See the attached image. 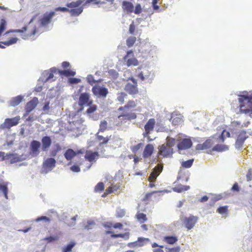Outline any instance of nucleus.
Here are the masks:
<instances>
[{
	"label": "nucleus",
	"mask_w": 252,
	"mask_h": 252,
	"mask_svg": "<svg viewBox=\"0 0 252 252\" xmlns=\"http://www.w3.org/2000/svg\"><path fill=\"white\" fill-rule=\"evenodd\" d=\"M136 106V103L133 101H129L128 103L125 105L126 108H133L134 107Z\"/></svg>",
	"instance_id": "nucleus-58"
},
{
	"label": "nucleus",
	"mask_w": 252,
	"mask_h": 252,
	"mask_svg": "<svg viewBox=\"0 0 252 252\" xmlns=\"http://www.w3.org/2000/svg\"><path fill=\"white\" fill-rule=\"evenodd\" d=\"M151 74V72L148 69H144L138 74V77L140 78L142 81L148 79Z\"/></svg>",
	"instance_id": "nucleus-32"
},
{
	"label": "nucleus",
	"mask_w": 252,
	"mask_h": 252,
	"mask_svg": "<svg viewBox=\"0 0 252 252\" xmlns=\"http://www.w3.org/2000/svg\"><path fill=\"white\" fill-rule=\"evenodd\" d=\"M110 130L106 118L100 121L99 124V131L104 132Z\"/></svg>",
	"instance_id": "nucleus-28"
},
{
	"label": "nucleus",
	"mask_w": 252,
	"mask_h": 252,
	"mask_svg": "<svg viewBox=\"0 0 252 252\" xmlns=\"http://www.w3.org/2000/svg\"><path fill=\"white\" fill-rule=\"evenodd\" d=\"M70 170L74 172H79L80 171V167L77 165H73L70 167Z\"/></svg>",
	"instance_id": "nucleus-55"
},
{
	"label": "nucleus",
	"mask_w": 252,
	"mask_h": 252,
	"mask_svg": "<svg viewBox=\"0 0 252 252\" xmlns=\"http://www.w3.org/2000/svg\"><path fill=\"white\" fill-rule=\"evenodd\" d=\"M155 124L154 119H150L145 126V129L147 134L152 131Z\"/></svg>",
	"instance_id": "nucleus-27"
},
{
	"label": "nucleus",
	"mask_w": 252,
	"mask_h": 252,
	"mask_svg": "<svg viewBox=\"0 0 252 252\" xmlns=\"http://www.w3.org/2000/svg\"><path fill=\"white\" fill-rule=\"evenodd\" d=\"M163 241L169 244H174L176 243L178 239L175 236H165L164 237Z\"/></svg>",
	"instance_id": "nucleus-33"
},
{
	"label": "nucleus",
	"mask_w": 252,
	"mask_h": 252,
	"mask_svg": "<svg viewBox=\"0 0 252 252\" xmlns=\"http://www.w3.org/2000/svg\"><path fill=\"white\" fill-rule=\"evenodd\" d=\"M175 144V140L174 138L167 137L165 145L172 148Z\"/></svg>",
	"instance_id": "nucleus-39"
},
{
	"label": "nucleus",
	"mask_w": 252,
	"mask_h": 252,
	"mask_svg": "<svg viewBox=\"0 0 252 252\" xmlns=\"http://www.w3.org/2000/svg\"><path fill=\"white\" fill-rule=\"evenodd\" d=\"M136 41V37L130 36L126 40V44L128 47H131Z\"/></svg>",
	"instance_id": "nucleus-43"
},
{
	"label": "nucleus",
	"mask_w": 252,
	"mask_h": 252,
	"mask_svg": "<svg viewBox=\"0 0 252 252\" xmlns=\"http://www.w3.org/2000/svg\"><path fill=\"white\" fill-rule=\"evenodd\" d=\"M197 220L198 218L193 216L185 218L184 221L185 227L189 230L191 229L194 227Z\"/></svg>",
	"instance_id": "nucleus-14"
},
{
	"label": "nucleus",
	"mask_w": 252,
	"mask_h": 252,
	"mask_svg": "<svg viewBox=\"0 0 252 252\" xmlns=\"http://www.w3.org/2000/svg\"><path fill=\"white\" fill-rule=\"evenodd\" d=\"M92 92L97 97L102 98H105L109 93L106 88L97 85L93 87Z\"/></svg>",
	"instance_id": "nucleus-4"
},
{
	"label": "nucleus",
	"mask_w": 252,
	"mask_h": 252,
	"mask_svg": "<svg viewBox=\"0 0 252 252\" xmlns=\"http://www.w3.org/2000/svg\"><path fill=\"white\" fill-rule=\"evenodd\" d=\"M56 162V160L54 158H47L43 164L42 172L46 174L51 171L55 167Z\"/></svg>",
	"instance_id": "nucleus-5"
},
{
	"label": "nucleus",
	"mask_w": 252,
	"mask_h": 252,
	"mask_svg": "<svg viewBox=\"0 0 252 252\" xmlns=\"http://www.w3.org/2000/svg\"><path fill=\"white\" fill-rule=\"evenodd\" d=\"M41 221H44L45 222H47L48 223H49L50 222V220L49 218L46 216H41L40 217H38L35 219L34 220H32V221H35V222H39Z\"/></svg>",
	"instance_id": "nucleus-41"
},
{
	"label": "nucleus",
	"mask_w": 252,
	"mask_h": 252,
	"mask_svg": "<svg viewBox=\"0 0 252 252\" xmlns=\"http://www.w3.org/2000/svg\"><path fill=\"white\" fill-rule=\"evenodd\" d=\"M231 190L233 191H239V188L237 183H235L231 188Z\"/></svg>",
	"instance_id": "nucleus-64"
},
{
	"label": "nucleus",
	"mask_w": 252,
	"mask_h": 252,
	"mask_svg": "<svg viewBox=\"0 0 252 252\" xmlns=\"http://www.w3.org/2000/svg\"><path fill=\"white\" fill-rule=\"evenodd\" d=\"M75 243L74 242H71L67 245L63 247L62 248L63 252H70L72 251V248L74 247Z\"/></svg>",
	"instance_id": "nucleus-36"
},
{
	"label": "nucleus",
	"mask_w": 252,
	"mask_h": 252,
	"mask_svg": "<svg viewBox=\"0 0 252 252\" xmlns=\"http://www.w3.org/2000/svg\"><path fill=\"white\" fill-rule=\"evenodd\" d=\"M58 236H51L49 237H46L44 239L48 241V242H52L54 241L57 240L58 239Z\"/></svg>",
	"instance_id": "nucleus-57"
},
{
	"label": "nucleus",
	"mask_w": 252,
	"mask_h": 252,
	"mask_svg": "<svg viewBox=\"0 0 252 252\" xmlns=\"http://www.w3.org/2000/svg\"><path fill=\"white\" fill-rule=\"evenodd\" d=\"M192 146V142L189 139H184L181 140L177 145L178 148L180 151L181 154V151L189 149Z\"/></svg>",
	"instance_id": "nucleus-15"
},
{
	"label": "nucleus",
	"mask_w": 252,
	"mask_h": 252,
	"mask_svg": "<svg viewBox=\"0 0 252 252\" xmlns=\"http://www.w3.org/2000/svg\"><path fill=\"white\" fill-rule=\"evenodd\" d=\"M76 155V152L71 149H68L65 152L64 156L67 160L69 161L68 165H70L71 164L72 159L75 157Z\"/></svg>",
	"instance_id": "nucleus-20"
},
{
	"label": "nucleus",
	"mask_w": 252,
	"mask_h": 252,
	"mask_svg": "<svg viewBox=\"0 0 252 252\" xmlns=\"http://www.w3.org/2000/svg\"><path fill=\"white\" fill-rule=\"evenodd\" d=\"M28 27L27 26H25L21 30H13V32H19V33H23V32L26 31L27 30Z\"/></svg>",
	"instance_id": "nucleus-62"
},
{
	"label": "nucleus",
	"mask_w": 252,
	"mask_h": 252,
	"mask_svg": "<svg viewBox=\"0 0 252 252\" xmlns=\"http://www.w3.org/2000/svg\"><path fill=\"white\" fill-rule=\"evenodd\" d=\"M158 154L163 157H170L173 154V149L163 144L159 147Z\"/></svg>",
	"instance_id": "nucleus-12"
},
{
	"label": "nucleus",
	"mask_w": 252,
	"mask_h": 252,
	"mask_svg": "<svg viewBox=\"0 0 252 252\" xmlns=\"http://www.w3.org/2000/svg\"><path fill=\"white\" fill-rule=\"evenodd\" d=\"M123 8L125 10L129 12H132L134 9L133 4L130 2L126 1L123 2Z\"/></svg>",
	"instance_id": "nucleus-30"
},
{
	"label": "nucleus",
	"mask_w": 252,
	"mask_h": 252,
	"mask_svg": "<svg viewBox=\"0 0 252 252\" xmlns=\"http://www.w3.org/2000/svg\"><path fill=\"white\" fill-rule=\"evenodd\" d=\"M56 71V68H51L50 71H45L43 73L42 76L39 81L41 80L42 82H46L48 81L52 82L54 81L55 79H54L53 73H55Z\"/></svg>",
	"instance_id": "nucleus-10"
},
{
	"label": "nucleus",
	"mask_w": 252,
	"mask_h": 252,
	"mask_svg": "<svg viewBox=\"0 0 252 252\" xmlns=\"http://www.w3.org/2000/svg\"><path fill=\"white\" fill-rule=\"evenodd\" d=\"M98 156V153L96 152L87 151L85 157L87 160L91 162L94 160Z\"/></svg>",
	"instance_id": "nucleus-26"
},
{
	"label": "nucleus",
	"mask_w": 252,
	"mask_h": 252,
	"mask_svg": "<svg viewBox=\"0 0 252 252\" xmlns=\"http://www.w3.org/2000/svg\"><path fill=\"white\" fill-rule=\"evenodd\" d=\"M162 170V166L161 165H158L156 166L153 171L151 173L149 178V181L151 182L155 181L158 176L159 175L160 172Z\"/></svg>",
	"instance_id": "nucleus-18"
},
{
	"label": "nucleus",
	"mask_w": 252,
	"mask_h": 252,
	"mask_svg": "<svg viewBox=\"0 0 252 252\" xmlns=\"http://www.w3.org/2000/svg\"><path fill=\"white\" fill-rule=\"evenodd\" d=\"M166 252H180V248L179 247H175L173 248H166Z\"/></svg>",
	"instance_id": "nucleus-56"
},
{
	"label": "nucleus",
	"mask_w": 252,
	"mask_h": 252,
	"mask_svg": "<svg viewBox=\"0 0 252 252\" xmlns=\"http://www.w3.org/2000/svg\"><path fill=\"white\" fill-rule=\"evenodd\" d=\"M135 26L133 24V22H132V23L129 26V33L131 34H133L135 31Z\"/></svg>",
	"instance_id": "nucleus-61"
},
{
	"label": "nucleus",
	"mask_w": 252,
	"mask_h": 252,
	"mask_svg": "<svg viewBox=\"0 0 252 252\" xmlns=\"http://www.w3.org/2000/svg\"><path fill=\"white\" fill-rule=\"evenodd\" d=\"M9 183L4 181L2 179H0V191L3 194L4 197L8 199V189L7 186Z\"/></svg>",
	"instance_id": "nucleus-19"
},
{
	"label": "nucleus",
	"mask_w": 252,
	"mask_h": 252,
	"mask_svg": "<svg viewBox=\"0 0 252 252\" xmlns=\"http://www.w3.org/2000/svg\"><path fill=\"white\" fill-rule=\"evenodd\" d=\"M60 73L61 74L64 75L66 76H74L75 74V72L71 71L70 70H65L63 71H60Z\"/></svg>",
	"instance_id": "nucleus-40"
},
{
	"label": "nucleus",
	"mask_w": 252,
	"mask_h": 252,
	"mask_svg": "<svg viewBox=\"0 0 252 252\" xmlns=\"http://www.w3.org/2000/svg\"><path fill=\"white\" fill-rule=\"evenodd\" d=\"M127 95L125 93H121L118 94L117 100L121 103H123L125 101V98Z\"/></svg>",
	"instance_id": "nucleus-42"
},
{
	"label": "nucleus",
	"mask_w": 252,
	"mask_h": 252,
	"mask_svg": "<svg viewBox=\"0 0 252 252\" xmlns=\"http://www.w3.org/2000/svg\"><path fill=\"white\" fill-rule=\"evenodd\" d=\"M18 40H19V39L17 38H12L11 39H10V40H9L8 41L2 42L1 43L5 45L10 46V45H11L12 44L16 43Z\"/></svg>",
	"instance_id": "nucleus-38"
},
{
	"label": "nucleus",
	"mask_w": 252,
	"mask_h": 252,
	"mask_svg": "<svg viewBox=\"0 0 252 252\" xmlns=\"http://www.w3.org/2000/svg\"><path fill=\"white\" fill-rule=\"evenodd\" d=\"M124 60L126 62V65L128 66H136L138 64V61L133 57V53L132 51L127 52L126 55L124 57Z\"/></svg>",
	"instance_id": "nucleus-11"
},
{
	"label": "nucleus",
	"mask_w": 252,
	"mask_h": 252,
	"mask_svg": "<svg viewBox=\"0 0 252 252\" xmlns=\"http://www.w3.org/2000/svg\"><path fill=\"white\" fill-rule=\"evenodd\" d=\"M42 149L43 151H46L51 146L52 140L50 137L44 136L42 138Z\"/></svg>",
	"instance_id": "nucleus-21"
},
{
	"label": "nucleus",
	"mask_w": 252,
	"mask_h": 252,
	"mask_svg": "<svg viewBox=\"0 0 252 252\" xmlns=\"http://www.w3.org/2000/svg\"><path fill=\"white\" fill-rule=\"evenodd\" d=\"M158 2V0H153L152 2L153 8L155 10H158L159 9V6L157 4Z\"/></svg>",
	"instance_id": "nucleus-63"
},
{
	"label": "nucleus",
	"mask_w": 252,
	"mask_h": 252,
	"mask_svg": "<svg viewBox=\"0 0 252 252\" xmlns=\"http://www.w3.org/2000/svg\"><path fill=\"white\" fill-rule=\"evenodd\" d=\"M83 8L79 7L69 10V12L72 16H77L83 12Z\"/></svg>",
	"instance_id": "nucleus-35"
},
{
	"label": "nucleus",
	"mask_w": 252,
	"mask_h": 252,
	"mask_svg": "<svg viewBox=\"0 0 252 252\" xmlns=\"http://www.w3.org/2000/svg\"><path fill=\"white\" fill-rule=\"evenodd\" d=\"M228 211V207L227 206H222L219 207L217 212L221 215H224L227 213Z\"/></svg>",
	"instance_id": "nucleus-44"
},
{
	"label": "nucleus",
	"mask_w": 252,
	"mask_h": 252,
	"mask_svg": "<svg viewBox=\"0 0 252 252\" xmlns=\"http://www.w3.org/2000/svg\"><path fill=\"white\" fill-rule=\"evenodd\" d=\"M87 80V82L91 85H93L96 82L92 75H88Z\"/></svg>",
	"instance_id": "nucleus-54"
},
{
	"label": "nucleus",
	"mask_w": 252,
	"mask_h": 252,
	"mask_svg": "<svg viewBox=\"0 0 252 252\" xmlns=\"http://www.w3.org/2000/svg\"><path fill=\"white\" fill-rule=\"evenodd\" d=\"M126 118L127 117L126 115L124 116H120L118 117V119H115L114 118H106L108 125L109 126V129H114L117 126H118L121 125L120 121L122 120L121 118Z\"/></svg>",
	"instance_id": "nucleus-8"
},
{
	"label": "nucleus",
	"mask_w": 252,
	"mask_h": 252,
	"mask_svg": "<svg viewBox=\"0 0 252 252\" xmlns=\"http://www.w3.org/2000/svg\"><path fill=\"white\" fill-rule=\"evenodd\" d=\"M89 106V108L86 111V113L88 115H90L91 113H93L96 110L97 106H96V105H95L94 104H92V103Z\"/></svg>",
	"instance_id": "nucleus-45"
},
{
	"label": "nucleus",
	"mask_w": 252,
	"mask_h": 252,
	"mask_svg": "<svg viewBox=\"0 0 252 252\" xmlns=\"http://www.w3.org/2000/svg\"><path fill=\"white\" fill-rule=\"evenodd\" d=\"M24 96L22 95H18L13 97L9 102V106L14 107L19 105L23 100Z\"/></svg>",
	"instance_id": "nucleus-24"
},
{
	"label": "nucleus",
	"mask_w": 252,
	"mask_h": 252,
	"mask_svg": "<svg viewBox=\"0 0 252 252\" xmlns=\"http://www.w3.org/2000/svg\"><path fill=\"white\" fill-rule=\"evenodd\" d=\"M137 220L139 221L140 223H142L147 220L146 215L143 213L138 212L136 215Z\"/></svg>",
	"instance_id": "nucleus-34"
},
{
	"label": "nucleus",
	"mask_w": 252,
	"mask_h": 252,
	"mask_svg": "<svg viewBox=\"0 0 252 252\" xmlns=\"http://www.w3.org/2000/svg\"><path fill=\"white\" fill-rule=\"evenodd\" d=\"M190 189V187L189 186H185L181 184L178 185L176 187H175L173 188V191L177 192H182L184 191H186L189 190Z\"/></svg>",
	"instance_id": "nucleus-31"
},
{
	"label": "nucleus",
	"mask_w": 252,
	"mask_h": 252,
	"mask_svg": "<svg viewBox=\"0 0 252 252\" xmlns=\"http://www.w3.org/2000/svg\"><path fill=\"white\" fill-rule=\"evenodd\" d=\"M134 13L135 14H139L141 12V5L140 4H137L136 6H135V8L134 9Z\"/></svg>",
	"instance_id": "nucleus-59"
},
{
	"label": "nucleus",
	"mask_w": 252,
	"mask_h": 252,
	"mask_svg": "<svg viewBox=\"0 0 252 252\" xmlns=\"http://www.w3.org/2000/svg\"><path fill=\"white\" fill-rule=\"evenodd\" d=\"M170 121H172V123L173 125H176L178 124H180L182 121V118L180 117H175L174 114H172Z\"/></svg>",
	"instance_id": "nucleus-37"
},
{
	"label": "nucleus",
	"mask_w": 252,
	"mask_h": 252,
	"mask_svg": "<svg viewBox=\"0 0 252 252\" xmlns=\"http://www.w3.org/2000/svg\"><path fill=\"white\" fill-rule=\"evenodd\" d=\"M95 225V223L93 221L89 220L87 222V224L84 227L85 229H90L93 228V227Z\"/></svg>",
	"instance_id": "nucleus-52"
},
{
	"label": "nucleus",
	"mask_w": 252,
	"mask_h": 252,
	"mask_svg": "<svg viewBox=\"0 0 252 252\" xmlns=\"http://www.w3.org/2000/svg\"><path fill=\"white\" fill-rule=\"evenodd\" d=\"M6 22L4 19H1L0 25V36L1 33L5 30Z\"/></svg>",
	"instance_id": "nucleus-50"
},
{
	"label": "nucleus",
	"mask_w": 252,
	"mask_h": 252,
	"mask_svg": "<svg viewBox=\"0 0 252 252\" xmlns=\"http://www.w3.org/2000/svg\"><path fill=\"white\" fill-rule=\"evenodd\" d=\"M104 186L103 183L100 182L95 186L94 190L95 191H99L103 190Z\"/></svg>",
	"instance_id": "nucleus-51"
},
{
	"label": "nucleus",
	"mask_w": 252,
	"mask_h": 252,
	"mask_svg": "<svg viewBox=\"0 0 252 252\" xmlns=\"http://www.w3.org/2000/svg\"><path fill=\"white\" fill-rule=\"evenodd\" d=\"M41 144L39 141L33 140L31 142L30 145V149L33 156H36L39 154V148Z\"/></svg>",
	"instance_id": "nucleus-17"
},
{
	"label": "nucleus",
	"mask_w": 252,
	"mask_h": 252,
	"mask_svg": "<svg viewBox=\"0 0 252 252\" xmlns=\"http://www.w3.org/2000/svg\"><path fill=\"white\" fill-rule=\"evenodd\" d=\"M38 103V99L37 97H33L30 102H28L25 106L26 113L24 116L28 115L32 110H33Z\"/></svg>",
	"instance_id": "nucleus-13"
},
{
	"label": "nucleus",
	"mask_w": 252,
	"mask_h": 252,
	"mask_svg": "<svg viewBox=\"0 0 252 252\" xmlns=\"http://www.w3.org/2000/svg\"><path fill=\"white\" fill-rule=\"evenodd\" d=\"M93 101L90 99V95L87 93H82L80 94L78 104L82 107L88 106L92 103Z\"/></svg>",
	"instance_id": "nucleus-9"
},
{
	"label": "nucleus",
	"mask_w": 252,
	"mask_h": 252,
	"mask_svg": "<svg viewBox=\"0 0 252 252\" xmlns=\"http://www.w3.org/2000/svg\"><path fill=\"white\" fill-rule=\"evenodd\" d=\"M244 142V139H241V136H238L235 143L236 147L237 148L241 147Z\"/></svg>",
	"instance_id": "nucleus-48"
},
{
	"label": "nucleus",
	"mask_w": 252,
	"mask_h": 252,
	"mask_svg": "<svg viewBox=\"0 0 252 252\" xmlns=\"http://www.w3.org/2000/svg\"><path fill=\"white\" fill-rule=\"evenodd\" d=\"M82 1L81 0H78L75 2H71L67 5L68 7H78L81 3Z\"/></svg>",
	"instance_id": "nucleus-47"
},
{
	"label": "nucleus",
	"mask_w": 252,
	"mask_h": 252,
	"mask_svg": "<svg viewBox=\"0 0 252 252\" xmlns=\"http://www.w3.org/2000/svg\"><path fill=\"white\" fill-rule=\"evenodd\" d=\"M238 96L241 111L245 113L252 114V94L250 96L245 94Z\"/></svg>",
	"instance_id": "nucleus-2"
},
{
	"label": "nucleus",
	"mask_w": 252,
	"mask_h": 252,
	"mask_svg": "<svg viewBox=\"0 0 252 252\" xmlns=\"http://www.w3.org/2000/svg\"><path fill=\"white\" fill-rule=\"evenodd\" d=\"M110 140V138L108 137H104L98 134V132L95 135L90 138L88 141V145L89 147H92L93 144H91L92 142H97L98 145L101 146L103 144L107 143Z\"/></svg>",
	"instance_id": "nucleus-3"
},
{
	"label": "nucleus",
	"mask_w": 252,
	"mask_h": 252,
	"mask_svg": "<svg viewBox=\"0 0 252 252\" xmlns=\"http://www.w3.org/2000/svg\"><path fill=\"white\" fill-rule=\"evenodd\" d=\"M225 136H227L228 137H230V133L225 130H223L221 135L220 136V138L222 142L224 141V138Z\"/></svg>",
	"instance_id": "nucleus-53"
},
{
	"label": "nucleus",
	"mask_w": 252,
	"mask_h": 252,
	"mask_svg": "<svg viewBox=\"0 0 252 252\" xmlns=\"http://www.w3.org/2000/svg\"><path fill=\"white\" fill-rule=\"evenodd\" d=\"M55 15V12L53 11L45 13L43 17L39 19L38 21V27L37 28L35 26L30 34H23L22 35V38L24 39H28L32 35L40 34L44 31L47 30L48 29V26L51 23Z\"/></svg>",
	"instance_id": "nucleus-1"
},
{
	"label": "nucleus",
	"mask_w": 252,
	"mask_h": 252,
	"mask_svg": "<svg viewBox=\"0 0 252 252\" xmlns=\"http://www.w3.org/2000/svg\"><path fill=\"white\" fill-rule=\"evenodd\" d=\"M76 116V115H75L74 117L69 116L68 122L69 123V125H70V128L71 130H74L76 128H79L80 126L81 123V120H78V117Z\"/></svg>",
	"instance_id": "nucleus-16"
},
{
	"label": "nucleus",
	"mask_w": 252,
	"mask_h": 252,
	"mask_svg": "<svg viewBox=\"0 0 252 252\" xmlns=\"http://www.w3.org/2000/svg\"><path fill=\"white\" fill-rule=\"evenodd\" d=\"M149 241V240L148 238H140L138 239V241L134 242L133 243H129L128 246L129 247H142L144 246L146 243V242Z\"/></svg>",
	"instance_id": "nucleus-22"
},
{
	"label": "nucleus",
	"mask_w": 252,
	"mask_h": 252,
	"mask_svg": "<svg viewBox=\"0 0 252 252\" xmlns=\"http://www.w3.org/2000/svg\"><path fill=\"white\" fill-rule=\"evenodd\" d=\"M126 215V211L124 209H117L116 211V216L118 218H122Z\"/></svg>",
	"instance_id": "nucleus-46"
},
{
	"label": "nucleus",
	"mask_w": 252,
	"mask_h": 252,
	"mask_svg": "<svg viewBox=\"0 0 252 252\" xmlns=\"http://www.w3.org/2000/svg\"><path fill=\"white\" fill-rule=\"evenodd\" d=\"M127 79H130L133 83L134 85L130 83H127L125 88V90L126 92L129 93L130 94H135L138 93V90L137 88V81L134 78H127Z\"/></svg>",
	"instance_id": "nucleus-6"
},
{
	"label": "nucleus",
	"mask_w": 252,
	"mask_h": 252,
	"mask_svg": "<svg viewBox=\"0 0 252 252\" xmlns=\"http://www.w3.org/2000/svg\"><path fill=\"white\" fill-rule=\"evenodd\" d=\"M214 144L211 139L207 140L202 144H198L196 147L197 150H205L210 148Z\"/></svg>",
	"instance_id": "nucleus-23"
},
{
	"label": "nucleus",
	"mask_w": 252,
	"mask_h": 252,
	"mask_svg": "<svg viewBox=\"0 0 252 252\" xmlns=\"http://www.w3.org/2000/svg\"><path fill=\"white\" fill-rule=\"evenodd\" d=\"M229 149L228 146L225 145L218 144L212 149L213 151L222 152L227 151Z\"/></svg>",
	"instance_id": "nucleus-29"
},
{
	"label": "nucleus",
	"mask_w": 252,
	"mask_h": 252,
	"mask_svg": "<svg viewBox=\"0 0 252 252\" xmlns=\"http://www.w3.org/2000/svg\"><path fill=\"white\" fill-rule=\"evenodd\" d=\"M154 150V147L152 144H148L144 149L143 156L145 158H149L152 154Z\"/></svg>",
	"instance_id": "nucleus-25"
},
{
	"label": "nucleus",
	"mask_w": 252,
	"mask_h": 252,
	"mask_svg": "<svg viewBox=\"0 0 252 252\" xmlns=\"http://www.w3.org/2000/svg\"><path fill=\"white\" fill-rule=\"evenodd\" d=\"M20 117L18 116L13 118H7L1 125L3 128H10L11 127L16 126L19 124Z\"/></svg>",
	"instance_id": "nucleus-7"
},
{
	"label": "nucleus",
	"mask_w": 252,
	"mask_h": 252,
	"mask_svg": "<svg viewBox=\"0 0 252 252\" xmlns=\"http://www.w3.org/2000/svg\"><path fill=\"white\" fill-rule=\"evenodd\" d=\"M193 159L188 160L187 161L183 162V163L182 164V165L183 167H185L186 168H189V167H190L191 166V165L192 164V163H193Z\"/></svg>",
	"instance_id": "nucleus-49"
},
{
	"label": "nucleus",
	"mask_w": 252,
	"mask_h": 252,
	"mask_svg": "<svg viewBox=\"0 0 252 252\" xmlns=\"http://www.w3.org/2000/svg\"><path fill=\"white\" fill-rule=\"evenodd\" d=\"M80 81V79L71 78L69 79V82L71 84H77Z\"/></svg>",
	"instance_id": "nucleus-60"
}]
</instances>
